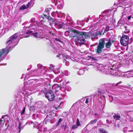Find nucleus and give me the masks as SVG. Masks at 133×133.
Listing matches in <instances>:
<instances>
[{"instance_id": "nucleus-1", "label": "nucleus", "mask_w": 133, "mask_h": 133, "mask_svg": "<svg viewBox=\"0 0 133 133\" xmlns=\"http://www.w3.org/2000/svg\"><path fill=\"white\" fill-rule=\"evenodd\" d=\"M18 36V33H16L11 36L6 44V48L0 50V62L4 59L12 48L17 45V43L15 41Z\"/></svg>"}, {"instance_id": "nucleus-2", "label": "nucleus", "mask_w": 133, "mask_h": 133, "mask_svg": "<svg viewBox=\"0 0 133 133\" xmlns=\"http://www.w3.org/2000/svg\"><path fill=\"white\" fill-rule=\"evenodd\" d=\"M79 34L77 30L70 28H68V30L65 33V35L66 36H69L70 37H78Z\"/></svg>"}, {"instance_id": "nucleus-3", "label": "nucleus", "mask_w": 133, "mask_h": 133, "mask_svg": "<svg viewBox=\"0 0 133 133\" xmlns=\"http://www.w3.org/2000/svg\"><path fill=\"white\" fill-rule=\"evenodd\" d=\"M99 70L101 71L105 74H107L112 72L113 70L112 68H110L108 66H104L102 64H100L98 67Z\"/></svg>"}, {"instance_id": "nucleus-4", "label": "nucleus", "mask_w": 133, "mask_h": 133, "mask_svg": "<svg viewBox=\"0 0 133 133\" xmlns=\"http://www.w3.org/2000/svg\"><path fill=\"white\" fill-rule=\"evenodd\" d=\"M103 44L104 45L105 44V47L106 49L108 50H110V47L113 43L112 41H111L110 39L108 40V39L104 38L101 40Z\"/></svg>"}, {"instance_id": "nucleus-5", "label": "nucleus", "mask_w": 133, "mask_h": 133, "mask_svg": "<svg viewBox=\"0 0 133 133\" xmlns=\"http://www.w3.org/2000/svg\"><path fill=\"white\" fill-rule=\"evenodd\" d=\"M108 13V12L105 11L102 12V16H104L100 20L99 22L97 23V24H99L100 25H102L107 23V22L108 21V17L107 16Z\"/></svg>"}, {"instance_id": "nucleus-6", "label": "nucleus", "mask_w": 133, "mask_h": 133, "mask_svg": "<svg viewBox=\"0 0 133 133\" xmlns=\"http://www.w3.org/2000/svg\"><path fill=\"white\" fill-rule=\"evenodd\" d=\"M129 39V37L127 35H124L122 36L120 39L121 44L124 46H127L128 44H130L131 42H128V41Z\"/></svg>"}, {"instance_id": "nucleus-7", "label": "nucleus", "mask_w": 133, "mask_h": 133, "mask_svg": "<svg viewBox=\"0 0 133 133\" xmlns=\"http://www.w3.org/2000/svg\"><path fill=\"white\" fill-rule=\"evenodd\" d=\"M45 97L49 101L53 100L55 97L53 92L50 90L46 93L45 94Z\"/></svg>"}, {"instance_id": "nucleus-8", "label": "nucleus", "mask_w": 133, "mask_h": 133, "mask_svg": "<svg viewBox=\"0 0 133 133\" xmlns=\"http://www.w3.org/2000/svg\"><path fill=\"white\" fill-rule=\"evenodd\" d=\"M77 37V42L80 44H84L86 41L85 39V36L83 34H80L79 33V35Z\"/></svg>"}, {"instance_id": "nucleus-9", "label": "nucleus", "mask_w": 133, "mask_h": 133, "mask_svg": "<svg viewBox=\"0 0 133 133\" xmlns=\"http://www.w3.org/2000/svg\"><path fill=\"white\" fill-rule=\"evenodd\" d=\"M52 2L55 3V5H57L58 8L61 9L62 8L64 4L63 0H52Z\"/></svg>"}, {"instance_id": "nucleus-10", "label": "nucleus", "mask_w": 133, "mask_h": 133, "mask_svg": "<svg viewBox=\"0 0 133 133\" xmlns=\"http://www.w3.org/2000/svg\"><path fill=\"white\" fill-rule=\"evenodd\" d=\"M104 48V45L103 44L100 40L97 46V48L96 49V53L99 54L102 52V50Z\"/></svg>"}, {"instance_id": "nucleus-11", "label": "nucleus", "mask_w": 133, "mask_h": 133, "mask_svg": "<svg viewBox=\"0 0 133 133\" xmlns=\"http://www.w3.org/2000/svg\"><path fill=\"white\" fill-rule=\"evenodd\" d=\"M118 3L117 5L119 4L125 5H130L132 1L131 0H119Z\"/></svg>"}, {"instance_id": "nucleus-12", "label": "nucleus", "mask_w": 133, "mask_h": 133, "mask_svg": "<svg viewBox=\"0 0 133 133\" xmlns=\"http://www.w3.org/2000/svg\"><path fill=\"white\" fill-rule=\"evenodd\" d=\"M31 4V2H29L26 5H23L21 6L19 9V11L21 10H24L28 8L29 6Z\"/></svg>"}, {"instance_id": "nucleus-13", "label": "nucleus", "mask_w": 133, "mask_h": 133, "mask_svg": "<svg viewBox=\"0 0 133 133\" xmlns=\"http://www.w3.org/2000/svg\"><path fill=\"white\" fill-rule=\"evenodd\" d=\"M49 18V17L48 16L45 14H43V16H42L40 18V21L41 23L43 24L45 21V19Z\"/></svg>"}, {"instance_id": "nucleus-14", "label": "nucleus", "mask_w": 133, "mask_h": 133, "mask_svg": "<svg viewBox=\"0 0 133 133\" xmlns=\"http://www.w3.org/2000/svg\"><path fill=\"white\" fill-rule=\"evenodd\" d=\"M65 24L64 23L61 22L58 23L56 24V25L59 28H64Z\"/></svg>"}, {"instance_id": "nucleus-15", "label": "nucleus", "mask_w": 133, "mask_h": 133, "mask_svg": "<svg viewBox=\"0 0 133 133\" xmlns=\"http://www.w3.org/2000/svg\"><path fill=\"white\" fill-rule=\"evenodd\" d=\"M22 32H23L24 34H26L28 35L24 36L25 37H27L29 36L30 35V34H31L33 32L31 31H26V32H25V30H23L22 31Z\"/></svg>"}, {"instance_id": "nucleus-16", "label": "nucleus", "mask_w": 133, "mask_h": 133, "mask_svg": "<svg viewBox=\"0 0 133 133\" xmlns=\"http://www.w3.org/2000/svg\"><path fill=\"white\" fill-rule=\"evenodd\" d=\"M88 59L89 60L88 61H89L90 60L92 61H97V60L98 57H94L92 56H89L88 58Z\"/></svg>"}, {"instance_id": "nucleus-17", "label": "nucleus", "mask_w": 133, "mask_h": 133, "mask_svg": "<svg viewBox=\"0 0 133 133\" xmlns=\"http://www.w3.org/2000/svg\"><path fill=\"white\" fill-rule=\"evenodd\" d=\"M85 36V38H92V34L90 32L88 33H85L83 34Z\"/></svg>"}, {"instance_id": "nucleus-18", "label": "nucleus", "mask_w": 133, "mask_h": 133, "mask_svg": "<svg viewBox=\"0 0 133 133\" xmlns=\"http://www.w3.org/2000/svg\"><path fill=\"white\" fill-rule=\"evenodd\" d=\"M41 124H42L41 123L40 124H39L37 122H35L34 125L33 126V127L39 129L41 127L40 126H41Z\"/></svg>"}, {"instance_id": "nucleus-19", "label": "nucleus", "mask_w": 133, "mask_h": 133, "mask_svg": "<svg viewBox=\"0 0 133 133\" xmlns=\"http://www.w3.org/2000/svg\"><path fill=\"white\" fill-rule=\"evenodd\" d=\"M121 29H125V30H126V31H124L125 33H127L129 32V31L128 29H127V27L126 26H125V25H123L121 26Z\"/></svg>"}, {"instance_id": "nucleus-20", "label": "nucleus", "mask_w": 133, "mask_h": 133, "mask_svg": "<svg viewBox=\"0 0 133 133\" xmlns=\"http://www.w3.org/2000/svg\"><path fill=\"white\" fill-rule=\"evenodd\" d=\"M98 131L100 133H108L107 131L103 128H100L98 129Z\"/></svg>"}, {"instance_id": "nucleus-21", "label": "nucleus", "mask_w": 133, "mask_h": 133, "mask_svg": "<svg viewBox=\"0 0 133 133\" xmlns=\"http://www.w3.org/2000/svg\"><path fill=\"white\" fill-rule=\"evenodd\" d=\"M86 65H90L91 66V68H94L95 67V66L92 64V62H90L89 61H88L86 63Z\"/></svg>"}, {"instance_id": "nucleus-22", "label": "nucleus", "mask_w": 133, "mask_h": 133, "mask_svg": "<svg viewBox=\"0 0 133 133\" xmlns=\"http://www.w3.org/2000/svg\"><path fill=\"white\" fill-rule=\"evenodd\" d=\"M33 35H34V36L36 38L39 37L41 38H42V37L38 33H34Z\"/></svg>"}, {"instance_id": "nucleus-23", "label": "nucleus", "mask_w": 133, "mask_h": 133, "mask_svg": "<svg viewBox=\"0 0 133 133\" xmlns=\"http://www.w3.org/2000/svg\"><path fill=\"white\" fill-rule=\"evenodd\" d=\"M29 27L30 29L33 30H37V28L38 27V25L35 26V25H33L32 27V26H30Z\"/></svg>"}, {"instance_id": "nucleus-24", "label": "nucleus", "mask_w": 133, "mask_h": 133, "mask_svg": "<svg viewBox=\"0 0 133 133\" xmlns=\"http://www.w3.org/2000/svg\"><path fill=\"white\" fill-rule=\"evenodd\" d=\"M22 125V123H21L20 122L19 123L18 125V129L19 131H18L19 132V133L21 129H22L23 128V127H21Z\"/></svg>"}, {"instance_id": "nucleus-25", "label": "nucleus", "mask_w": 133, "mask_h": 133, "mask_svg": "<svg viewBox=\"0 0 133 133\" xmlns=\"http://www.w3.org/2000/svg\"><path fill=\"white\" fill-rule=\"evenodd\" d=\"M84 73V70L82 69L79 70L78 72V74L79 75H82Z\"/></svg>"}, {"instance_id": "nucleus-26", "label": "nucleus", "mask_w": 133, "mask_h": 133, "mask_svg": "<svg viewBox=\"0 0 133 133\" xmlns=\"http://www.w3.org/2000/svg\"><path fill=\"white\" fill-rule=\"evenodd\" d=\"M114 118L116 120H119L120 119V116L119 115H115L113 116Z\"/></svg>"}, {"instance_id": "nucleus-27", "label": "nucleus", "mask_w": 133, "mask_h": 133, "mask_svg": "<svg viewBox=\"0 0 133 133\" xmlns=\"http://www.w3.org/2000/svg\"><path fill=\"white\" fill-rule=\"evenodd\" d=\"M62 73L63 75L65 76H68L70 74V73L66 70L64 71Z\"/></svg>"}, {"instance_id": "nucleus-28", "label": "nucleus", "mask_w": 133, "mask_h": 133, "mask_svg": "<svg viewBox=\"0 0 133 133\" xmlns=\"http://www.w3.org/2000/svg\"><path fill=\"white\" fill-rule=\"evenodd\" d=\"M58 11L53 12L51 13V15L53 17H55L57 15H58Z\"/></svg>"}, {"instance_id": "nucleus-29", "label": "nucleus", "mask_w": 133, "mask_h": 133, "mask_svg": "<svg viewBox=\"0 0 133 133\" xmlns=\"http://www.w3.org/2000/svg\"><path fill=\"white\" fill-rule=\"evenodd\" d=\"M4 121L3 120H2L0 118V127H3V125H4Z\"/></svg>"}, {"instance_id": "nucleus-30", "label": "nucleus", "mask_w": 133, "mask_h": 133, "mask_svg": "<svg viewBox=\"0 0 133 133\" xmlns=\"http://www.w3.org/2000/svg\"><path fill=\"white\" fill-rule=\"evenodd\" d=\"M110 28L109 26H107L104 29V32H107L109 30H110Z\"/></svg>"}, {"instance_id": "nucleus-31", "label": "nucleus", "mask_w": 133, "mask_h": 133, "mask_svg": "<svg viewBox=\"0 0 133 133\" xmlns=\"http://www.w3.org/2000/svg\"><path fill=\"white\" fill-rule=\"evenodd\" d=\"M109 101L110 102H113L114 103H116L115 102V100L113 99V97L112 96H110Z\"/></svg>"}, {"instance_id": "nucleus-32", "label": "nucleus", "mask_w": 133, "mask_h": 133, "mask_svg": "<svg viewBox=\"0 0 133 133\" xmlns=\"http://www.w3.org/2000/svg\"><path fill=\"white\" fill-rule=\"evenodd\" d=\"M28 90L27 89H25L24 90V91H23V94H24L28 95L29 94Z\"/></svg>"}, {"instance_id": "nucleus-33", "label": "nucleus", "mask_w": 133, "mask_h": 133, "mask_svg": "<svg viewBox=\"0 0 133 133\" xmlns=\"http://www.w3.org/2000/svg\"><path fill=\"white\" fill-rule=\"evenodd\" d=\"M97 121V119H95L94 120H92L91 121L90 123L91 124H93L96 123Z\"/></svg>"}, {"instance_id": "nucleus-34", "label": "nucleus", "mask_w": 133, "mask_h": 133, "mask_svg": "<svg viewBox=\"0 0 133 133\" xmlns=\"http://www.w3.org/2000/svg\"><path fill=\"white\" fill-rule=\"evenodd\" d=\"M55 40L57 41L59 43H62V42L61 40L59 38H55Z\"/></svg>"}, {"instance_id": "nucleus-35", "label": "nucleus", "mask_w": 133, "mask_h": 133, "mask_svg": "<svg viewBox=\"0 0 133 133\" xmlns=\"http://www.w3.org/2000/svg\"><path fill=\"white\" fill-rule=\"evenodd\" d=\"M76 125H77V126H79L80 125V123L79 121V120L78 119H77L76 121Z\"/></svg>"}, {"instance_id": "nucleus-36", "label": "nucleus", "mask_w": 133, "mask_h": 133, "mask_svg": "<svg viewBox=\"0 0 133 133\" xmlns=\"http://www.w3.org/2000/svg\"><path fill=\"white\" fill-rule=\"evenodd\" d=\"M49 68L51 70H53L54 69V66L53 65L51 64L49 67Z\"/></svg>"}, {"instance_id": "nucleus-37", "label": "nucleus", "mask_w": 133, "mask_h": 133, "mask_svg": "<svg viewBox=\"0 0 133 133\" xmlns=\"http://www.w3.org/2000/svg\"><path fill=\"white\" fill-rule=\"evenodd\" d=\"M71 58H72H72H70V59H68L67 58H66V59H65V61H66V62H68V61L69 59H70V60H72L74 61H75V60H76L74 58H72V57H71Z\"/></svg>"}, {"instance_id": "nucleus-38", "label": "nucleus", "mask_w": 133, "mask_h": 133, "mask_svg": "<svg viewBox=\"0 0 133 133\" xmlns=\"http://www.w3.org/2000/svg\"><path fill=\"white\" fill-rule=\"evenodd\" d=\"M35 18H32L31 20V22L32 23H34L35 21Z\"/></svg>"}, {"instance_id": "nucleus-39", "label": "nucleus", "mask_w": 133, "mask_h": 133, "mask_svg": "<svg viewBox=\"0 0 133 133\" xmlns=\"http://www.w3.org/2000/svg\"><path fill=\"white\" fill-rule=\"evenodd\" d=\"M59 78L58 77H57L54 80V82H58Z\"/></svg>"}, {"instance_id": "nucleus-40", "label": "nucleus", "mask_w": 133, "mask_h": 133, "mask_svg": "<svg viewBox=\"0 0 133 133\" xmlns=\"http://www.w3.org/2000/svg\"><path fill=\"white\" fill-rule=\"evenodd\" d=\"M51 8H47L45 9V11L47 12H48L51 10Z\"/></svg>"}, {"instance_id": "nucleus-41", "label": "nucleus", "mask_w": 133, "mask_h": 133, "mask_svg": "<svg viewBox=\"0 0 133 133\" xmlns=\"http://www.w3.org/2000/svg\"><path fill=\"white\" fill-rule=\"evenodd\" d=\"M78 126H77V125H74L72 126V129H75L77 128Z\"/></svg>"}, {"instance_id": "nucleus-42", "label": "nucleus", "mask_w": 133, "mask_h": 133, "mask_svg": "<svg viewBox=\"0 0 133 133\" xmlns=\"http://www.w3.org/2000/svg\"><path fill=\"white\" fill-rule=\"evenodd\" d=\"M25 107H24V108H23V110H22V111L21 112V115H22V114H23V113H24V112H25Z\"/></svg>"}, {"instance_id": "nucleus-43", "label": "nucleus", "mask_w": 133, "mask_h": 133, "mask_svg": "<svg viewBox=\"0 0 133 133\" xmlns=\"http://www.w3.org/2000/svg\"><path fill=\"white\" fill-rule=\"evenodd\" d=\"M67 90L68 91H70L71 90V88L70 87H67L66 88Z\"/></svg>"}, {"instance_id": "nucleus-44", "label": "nucleus", "mask_w": 133, "mask_h": 133, "mask_svg": "<svg viewBox=\"0 0 133 133\" xmlns=\"http://www.w3.org/2000/svg\"><path fill=\"white\" fill-rule=\"evenodd\" d=\"M89 98H87V99H86V100L85 102V103H86L87 104L88 103L89 101Z\"/></svg>"}, {"instance_id": "nucleus-45", "label": "nucleus", "mask_w": 133, "mask_h": 133, "mask_svg": "<svg viewBox=\"0 0 133 133\" xmlns=\"http://www.w3.org/2000/svg\"><path fill=\"white\" fill-rule=\"evenodd\" d=\"M37 66L38 68H41L42 66V65L41 64H38Z\"/></svg>"}, {"instance_id": "nucleus-46", "label": "nucleus", "mask_w": 133, "mask_h": 133, "mask_svg": "<svg viewBox=\"0 0 133 133\" xmlns=\"http://www.w3.org/2000/svg\"><path fill=\"white\" fill-rule=\"evenodd\" d=\"M123 131L124 132H127L126 128H125L123 129Z\"/></svg>"}, {"instance_id": "nucleus-47", "label": "nucleus", "mask_w": 133, "mask_h": 133, "mask_svg": "<svg viewBox=\"0 0 133 133\" xmlns=\"http://www.w3.org/2000/svg\"><path fill=\"white\" fill-rule=\"evenodd\" d=\"M62 121V119L61 118H59V119L58 123H59L61 122Z\"/></svg>"}, {"instance_id": "nucleus-48", "label": "nucleus", "mask_w": 133, "mask_h": 133, "mask_svg": "<svg viewBox=\"0 0 133 133\" xmlns=\"http://www.w3.org/2000/svg\"><path fill=\"white\" fill-rule=\"evenodd\" d=\"M107 123H111V121H109V120L107 119L106 120Z\"/></svg>"}, {"instance_id": "nucleus-49", "label": "nucleus", "mask_w": 133, "mask_h": 133, "mask_svg": "<svg viewBox=\"0 0 133 133\" xmlns=\"http://www.w3.org/2000/svg\"><path fill=\"white\" fill-rule=\"evenodd\" d=\"M73 23L72 22H70L69 23V25L71 26H73V25H72Z\"/></svg>"}, {"instance_id": "nucleus-50", "label": "nucleus", "mask_w": 133, "mask_h": 133, "mask_svg": "<svg viewBox=\"0 0 133 133\" xmlns=\"http://www.w3.org/2000/svg\"><path fill=\"white\" fill-rule=\"evenodd\" d=\"M122 83V82L121 81H120L117 83L116 84V86H117L118 85L120 84V83Z\"/></svg>"}, {"instance_id": "nucleus-51", "label": "nucleus", "mask_w": 133, "mask_h": 133, "mask_svg": "<svg viewBox=\"0 0 133 133\" xmlns=\"http://www.w3.org/2000/svg\"><path fill=\"white\" fill-rule=\"evenodd\" d=\"M131 16H129V17H128V20H130V18H131Z\"/></svg>"}, {"instance_id": "nucleus-52", "label": "nucleus", "mask_w": 133, "mask_h": 133, "mask_svg": "<svg viewBox=\"0 0 133 133\" xmlns=\"http://www.w3.org/2000/svg\"><path fill=\"white\" fill-rule=\"evenodd\" d=\"M46 119H44V121H43V123L44 124V123H45V124H46Z\"/></svg>"}, {"instance_id": "nucleus-53", "label": "nucleus", "mask_w": 133, "mask_h": 133, "mask_svg": "<svg viewBox=\"0 0 133 133\" xmlns=\"http://www.w3.org/2000/svg\"><path fill=\"white\" fill-rule=\"evenodd\" d=\"M62 55L61 54H58V55H57V56L58 57H59L61 55Z\"/></svg>"}, {"instance_id": "nucleus-54", "label": "nucleus", "mask_w": 133, "mask_h": 133, "mask_svg": "<svg viewBox=\"0 0 133 133\" xmlns=\"http://www.w3.org/2000/svg\"><path fill=\"white\" fill-rule=\"evenodd\" d=\"M104 55H102V56H104V58H105L106 57V56H105V54H104Z\"/></svg>"}, {"instance_id": "nucleus-55", "label": "nucleus", "mask_w": 133, "mask_h": 133, "mask_svg": "<svg viewBox=\"0 0 133 133\" xmlns=\"http://www.w3.org/2000/svg\"><path fill=\"white\" fill-rule=\"evenodd\" d=\"M36 88H34V89H30V91H32L33 90H34L35 89H36Z\"/></svg>"}, {"instance_id": "nucleus-56", "label": "nucleus", "mask_w": 133, "mask_h": 133, "mask_svg": "<svg viewBox=\"0 0 133 133\" xmlns=\"http://www.w3.org/2000/svg\"><path fill=\"white\" fill-rule=\"evenodd\" d=\"M89 19H88V20H87V21H86V20H85V21L86 22H88V21H89Z\"/></svg>"}, {"instance_id": "nucleus-57", "label": "nucleus", "mask_w": 133, "mask_h": 133, "mask_svg": "<svg viewBox=\"0 0 133 133\" xmlns=\"http://www.w3.org/2000/svg\"><path fill=\"white\" fill-rule=\"evenodd\" d=\"M62 104H63V102H61L60 103V105H61Z\"/></svg>"}, {"instance_id": "nucleus-58", "label": "nucleus", "mask_w": 133, "mask_h": 133, "mask_svg": "<svg viewBox=\"0 0 133 133\" xmlns=\"http://www.w3.org/2000/svg\"><path fill=\"white\" fill-rule=\"evenodd\" d=\"M37 86V84H35L34 85L35 87V88Z\"/></svg>"}, {"instance_id": "nucleus-59", "label": "nucleus", "mask_w": 133, "mask_h": 133, "mask_svg": "<svg viewBox=\"0 0 133 133\" xmlns=\"http://www.w3.org/2000/svg\"><path fill=\"white\" fill-rule=\"evenodd\" d=\"M48 85H49V87H50V84L49 83V84H48Z\"/></svg>"}, {"instance_id": "nucleus-60", "label": "nucleus", "mask_w": 133, "mask_h": 133, "mask_svg": "<svg viewBox=\"0 0 133 133\" xmlns=\"http://www.w3.org/2000/svg\"><path fill=\"white\" fill-rule=\"evenodd\" d=\"M30 69H27V70H30Z\"/></svg>"}, {"instance_id": "nucleus-61", "label": "nucleus", "mask_w": 133, "mask_h": 133, "mask_svg": "<svg viewBox=\"0 0 133 133\" xmlns=\"http://www.w3.org/2000/svg\"><path fill=\"white\" fill-rule=\"evenodd\" d=\"M132 103H129L128 104H132Z\"/></svg>"}, {"instance_id": "nucleus-62", "label": "nucleus", "mask_w": 133, "mask_h": 133, "mask_svg": "<svg viewBox=\"0 0 133 133\" xmlns=\"http://www.w3.org/2000/svg\"><path fill=\"white\" fill-rule=\"evenodd\" d=\"M51 21V20H49V23H50V21Z\"/></svg>"}, {"instance_id": "nucleus-63", "label": "nucleus", "mask_w": 133, "mask_h": 133, "mask_svg": "<svg viewBox=\"0 0 133 133\" xmlns=\"http://www.w3.org/2000/svg\"><path fill=\"white\" fill-rule=\"evenodd\" d=\"M131 1H132V2L133 3V1L132 0H131Z\"/></svg>"}, {"instance_id": "nucleus-64", "label": "nucleus", "mask_w": 133, "mask_h": 133, "mask_svg": "<svg viewBox=\"0 0 133 133\" xmlns=\"http://www.w3.org/2000/svg\"><path fill=\"white\" fill-rule=\"evenodd\" d=\"M69 62L68 64L67 65H69V62Z\"/></svg>"}]
</instances>
